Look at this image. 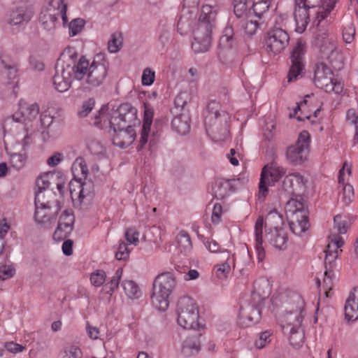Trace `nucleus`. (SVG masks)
<instances>
[{
    "label": "nucleus",
    "mask_w": 358,
    "mask_h": 358,
    "mask_svg": "<svg viewBox=\"0 0 358 358\" xmlns=\"http://www.w3.org/2000/svg\"><path fill=\"white\" fill-rule=\"evenodd\" d=\"M108 122L113 131V145L125 148L134 142L136 138L134 127L139 124L136 108L128 103L121 104L109 113Z\"/></svg>",
    "instance_id": "1"
},
{
    "label": "nucleus",
    "mask_w": 358,
    "mask_h": 358,
    "mask_svg": "<svg viewBox=\"0 0 358 358\" xmlns=\"http://www.w3.org/2000/svg\"><path fill=\"white\" fill-rule=\"evenodd\" d=\"M78 54L73 47L66 48L56 64V72L53 77V85L57 91L64 92L67 91L73 80H80L83 76L85 66L83 62L76 64Z\"/></svg>",
    "instance_id": "2"
},
{
    "label": "nucleus",
    "mask_w": 358,
    "mask_h": 358,
    "mask_svg": "<svg viewBox=\"0 0 358 358\" xmlns=\"http://www.w3.org/2000/svg\"><path fill=\"white\" fill-rule=\"evenodd\" d=\"M217 10L210 5L202 6L198 22L193 28L192 48L195 53L208 51L211 44V34L215 26Z\"/></svg>",
    "instance_id": "3"
},
{
    "label": "nucleus",
    "mask_w": 358,
    "mask_h": 358,
    "mask_svg": "<svg viewBox=\"0 0 358 358\" xmlns=\"http://www.w3.org/2000/svg\"><path fill=\"white\" fill-rule=\"evenodd\" d=\"M302 4L308 7H317L316 11L317 18H320L317 22V29L314 37L315 45L320 51L326 55L333 52L336 49V45L332 36L329 37L328 30L320 26V21L326 18L334 9L337 0H299Z\"/></svg>",
    "instance_id": "4"
},
{
    "label": "nucleus",
    "mask_w": 358,
    "mask_h": 358,
    "mask_svg": "<svg viewBox=\"0 0 358 358\" xmlns=\"http://www.w3.org/2000/svg\"><path fill=\"white\" fill-rule=\"evenodd\" d=\"M229 114L222 109L219 102H208L204 117V125L208 135L215 141L224 140L229 134Z\"/></svg>",
    "instance_id": "5"
},
{
    "label": "nucleus",
    "mask_w": 358,
    "mask_h": 358,
    "mask_svg": "<svg viewBox=\"0 0 358 358\" xmlns=\"http://www.w3.org/2000/svg\"><path fill=\"white\" fill-rule=\"evenodd\" d=\"M303 305L301 296L297 293L292 292L286 296L283 305L285 312L278 317L283 332H292L294 328L301 326Z\"/></svg>",
    "instance_id": "6"
},
{
    "label": "nucleus",
    "mask_w": 358,
    "mask_h": 358,
    "mask_svg": "<svg viewBox=\"0 0 358 358\" xmlns=\"http://www.w3.org/2000/svg\"><path fill=\"white\" fill-rule=\"evenodd\" d=\"M96 58H100V60L94 58L91 64L84 56L76 59V64H80L83 62L85 66L84 75L80 79L83 81V85L85 91L93 90L106 83L108 71V63L101 56H97Z\"/></svg>",
    "instance_id": "7"
},
{
    "label": "nucleus",
    "mask_w": 358,
    "mask_h": 358,
    "mask_svg": "<svg viewBox=\"0 0 358 358\" xmlns=\"http://www.w3.org/2000/svg\"><path fill=\"white\" fill-rule=\"evenodd\" d=\"M176 285V278L170 272L161 273L155 278L151 299L156 308L161 311H165L168 308L170 296Z\"/></svg>",
    "instance_id": "8"
},
{
    "label": "nucleus",
    "mask_w": 358,
    "mask_h": 358,
    "mask_svg": "<svg viewBox=\"0 0 358 358\" xmlns=\"http://www.w3.org/2000/svg\"><path fill=\"white\" fill-rule=\"evenodd\" d=\"M177 322L183 329L200 331L203 326L199 322L198 306L194 300L189 296H182L177 303Z\"/></svg>",
    "instance_id": "9"
},
{
    "label": "nucleus",
    "mask_w": 358,
    "mask_h": 358,
    "mask_svg": "<svg viewBox=\"0 0 358 358\" xmlns=\"http://www.w3.org/2000/svg\"><path fill=\"white\" fill-rule=\"evenodd\" d=\"M67 4L64 0H49L48 4L40 13L39 23L48 31L55 30L61 17L64 25L68 22L66 15Z\"/></svg>",
    "instance_id": "10"
},
{
    "label": "nucleus",
    "mask_w": 358,
    "mask_h": 358,
    "mask_svg": "<svg viewBox=\"0 0 358 358\" xmlns=\"http://www.w3.org/2000/svg\"><path fill=\"white\" fill-rule=\"evenodd\" d=\"M266 227L269 226L266 230V239L274 248L279 250H285L288 246L289 238L285 229L273 226V221L278 224L282 223V218L276 211L269 212L265 217Z\"/></svg>",
    "instance_id": "11"
},
{
    "label": "nucleus",
    "mask_w": 358,
    "mask_h": 358,
    "mask_svg": "<svg viewBox=\"0 0 358 358\" xmlns=\"http://www.w3.org/2000/svg\"><path fill=\"white\" fill-rule=\"evenodd\" d=\"M284 20L283 17H278L275 25L266 34V48L275 55L280 53L289 45V35L285 29Z\"/></svg>",
    "instance_id": "12"
},
{
    "label": "nucleus",
    "mask_w": 358,
    "mask_h": 358,
    "mask_svg": "<svg viewBox=\"0 0 358 358\" xmlns=\"http://www.w3.org/2000/svg\"><path fill=\"white\" fill-rule=\"evenodd\" d=\"M309 134L306 131L300 133L294 145H290L286 150V159L293 165H301L308 157L309 148Z\"/></svg>",
    "instance_id": "13"
},
{
    "label": "nucleus",
    "mask_w": 358,
    "mask_h": 358,
    "mask_svg": "<svg viewBox=\"0 0 358 358\" xmlns=\"http://www.w3.org/2000/svg\"><path fill=\"white\" fill-rule=\"evenodd\" d=\"M43 196L39 194L36 199L34 220L45 228H50L56 220V215L60 209L59 203L52 202L51 206L45 207Z\"/></svg>",
    "instance_id": "14"
},
{
    "label": "nucleus",
    "mask_w": 358,
    "mask_h": 358,
    "mask_svg": "<svg viewBox=\"0 0 358 358\" xmlns=\"http://www.w3.org/2000/svg\"><path fill=\"white\" fill-rule=\"evenodd\" d=\"M305 52V44L301 41H298L290 56L291 66L287 76L288 82L296 80L301 74L304 69Z\"/></svg>",
    "instance_id": "15"
},
{
    "label": "nucleus",
    "mask_w": 358,
    "mask_h": 358,
    "mask_svg": "<svg viewBox=\"0 0 358 358\" xmlns=\"http://www.w3.org/2000/svg\"><path fill=\"white\" fill-rule=\"evenodd\" d=\"M83 178H79L69 182V191L71 198L74 206H80L84 199L92 196L93 184L91 181L86 180L82 181Z\"/></svg>",
    "instance_id": "16"
},
{
    "label": "nucleus",
    "mask_w": 358,
    "mask_h": 358,
    "mask_svg": "<svg viewBox=\"0 0 358 358\" xmlns=\"http://www.w3.org/2000/svg\"><path fill=\"white\" fill-rule=\"evenodd\" d=\"M75 216L71 210H65L60 215L57 227L53 234V238L62 241L71 234L73 230Z\"/></svg>",
    "instance_id": "17"
},
{
    "label": "nucleus",
    "mask_w": 358,
    "mask_h": 358,
    "mask_svg": "<svg viewBox=\"0 0 358 358\" xmlns=\"http://www.w3.org/2000/svg\"><path fill=\"white\" fill-rule=\"evenodd\" d=\"M303 186V178L299 173H294L287 176L282 184V187L279 190L280 198L287 199L294 194L296 188H301Z\"/></svg>",
    "instance_id": "18"
},
{
    "label": "nucleus",
    "mask_w": 358,
    "mask_h": 358,
    "mask_svg": "<svg viewBox=\"0 0 358 358\" xmlns=\"http://www.w3.org/2000/svg\"><path fill=\"white\" fill-rule=\"evenodd\" d=\"M39 113V106L36 103L32 104H22L17 111L13 115V120L16 122L27 124L35 120Z\"/></svg>",
    "instance_id": "19"
},
{
    "label": "nucleus",
    "mask_w": 358,
    "mask_h": 358,
    "mask_svg": "<svg viewBox=\"0 0 358 358\" xmlns=\"http://www.w3.org/2000/svg\"><path fill=\"white\" fill-rule=\"evenodd\" d=\"M329 238L330 239V243L324 251L326 253L324 264L325 269L329 268L330 270H332V264L338 257V249L343 246L344 241L340 236L335 234H331Z\"/></svg>",
    "instance_id": "20"
},
{
    "label": "nucleus",
    "mask_w": 358,
    "mask_h": 358,
    "mask_svg": "<svg viewBox=\"0 0 358 358\" xmlns=\"http://www.w3.org/2000/svg\"><path fill=\"white\" fill-rule=\"evenodd\" d=\"M317 7H308L302 4L299 0H296L294 17L296 22V31L303 33L309 23V9Z\"/></svg>",
    "instance_id": "21"
},
{
    "label": "nucleus",
    "mask_w": 358,
    "mask_h": 358,
    "mask_svg": "<svg viewBox=\"0 0 358 358\" xmlns=\"http://www.w3.org/2000/svg\"><path fill=\"white\" fill-rule=\"evenodd\" d=\"M154 115L153 108L148 103H144L143 122L138 150H141L148 141L150 127Z\"/></svg>",
    "instance_id": "22"
},
{
    "label": "nucleus",
    "mask_w": 358,
    "mask_h": 358,
    "mask_svg": "<svg viewBox=\"0 0 358 358\" xmlns=\"http://www.w3.org/2000/svg\"><path fill=\"white\" fill-rule=\"evenodd\" d=\"M332 76V71L324 63L318 64L315 70V85L319 88L325 90L328 85L333 82Z\"/></svg>",
    "instance_id": "23"
},
{
    "label": "nucleus",
    "mask_w": 358,
    "mask_h": 358,
    "mask_svg": "<svg viewBox=\"0 0 358 358\" xmlns=\"http://www.w3.org/2000/svg\"><path fill=\"white\" fill-rule=\"evenodd\" d=\"M345 317L348 321L358 319V288L350 292L345 305Z\"/></svg>",
    "instance_id": "24"
},
{
    "label": "nucleus",
    "mask_w": 358,
    "mask_h": 358,
    "mask_svg": "<svg viewBox=\"0 0 358 358\" xmlns=\"http://www.w3.org/2000/svg\"><path fill=\"white\" fill-rule=\"evenodd\" d=\"M202 334L198 331H194L193 334L187 336L184 341L182 347V351L186 356H191L197 353L201 349V338Z\"/></svg>",
    "instance_id": "25"
},
{
    "label": "nucleus",
    "mask_w": 358,
    "mask_h": 358,
    "mask_svg": "<svg viewBox=\"0 0 358 358\" xmlns=\"http://www.w3.org/2000/svg\"><path fill=\"white\" fill-rule=\"evenodd\" d=\"M32 16L30 9L20 7L10 13L8 22L11 25H22L29 22Z\"/></svg>",
    "instance_id": "26"
},
{
    "label": "nucleus",
    "mask_w": 358,
    "mask_h": 358,
    "mask_svg": "<svg viewBox=\"0 0 358 358\" xmlns=\"http://www.w3.org/2000/svg\"><path fill=\"white\" fill-rule=\"evenodd\" d=\"M286 212L289 217L304 218L308 216V210L304 203L298 199H290L287 201Z\"/></svg>",
    "instance_id": "27"
},
{
    "label": "nucleus",
    "mask_w": 358,
    "mask_h": 358,
    "mask_svg": "<svg viewBox=\"0 0 358 358\" xmlns=\"http://www.w3.org/2000/svg\"><path fill=\"white\" fill-rule=\"evenodd\" d=\"M54 117L47 112H43L40 116V122L41 129V135L44 141H48L51 138H54L57 136V133L52 128Z\"/></svg>",
    "instance_id": "28"
},
{
    "label": "nucleus",
    "mask_w": 358,
    "mask_h": 358,
    "mask_svg": "<svg viewBox=\"0 0 358 358\" xmlns=\"http://www.w3.org/2000/svg\"><path fill=\"white\" fill-rule=\"evenodd\" d=\"M238 44L237 37L231 24H227L220 38L219 47L220 49H231Z\"/></svg>",
    "instance_id": "29"
},
{
    "label": "nucleus",
    "mask_w": 358,
    "mask_h": 358,
    "mask_svg": "<svg viewBox=\"0 0 358 358\" xmlns=\"http://www.w3.org/2000/svg\"><path fill=\"white\" fill-rule=\"evenodd\" d=\"M263 227H264V218L259 217L256 221L255 225V249L257 253L258 259L259 262L263 261L265 257L264 248L262 246L263 244Z\"/></svg>",
    "instance_id": "30"
},
{
    "label": "nucleus",
    "mask_w": 358,
    "mask_h": 358,
    "mask_svg": "<svg viewBox=\"0 0 358 358\" xmlns=\"http://www.w3.org/2000/svg\"><path fill=\"white\" fill-rule=\"evenodd\" d=\"M237 180H239V178ZM232 181H236V180H224L222 178L216 180L212 185V194L213 196L217 199H224L232 187Z\"/></svg>",
    "instance_id": "31"
},
{
    "label": "nucleus",
    "mask_w": 358,
    "mask_h": 358,
    "mask_svg": "<svg viewBox=\"0 0 358 358\" xmlns=\"http://www.w3.org/2000/svg\"><path fill=\"white\" fill-rule=\"evenodd\" d=\"M262 308L255 306L241 308V315L246 326H251L258 323L261 320Z\"/></svg>",
    "instance_id": "32"
},
{
    "label": "nucleus",
    "mask_w": 358,
    "mask_h": 358,
    "mask_svg": "<svg viewBox=\"0 0 358 358\" xmlns=\"http://www.w3.org/2000/svg\"><path fill=\"white\" fill-rule=\"evenodd\" d=\"M252 0H234V13L237 18H245L252 15Z\"/></svg>",
    "instance_id": "33"
},
{
    "label": "nucleus",
    "mask_w": 358,
    "mask_h": 358,
    "mask_svg": "<svg viewBox=\"0 0 358 358\" xmlns=\"http://www.w3.org/2000/svg\"><path fill=\"white\" fill-rule=\"evenodd\" d=\"M290 230L296 235L301 236L308 229L310 224L308 223V216L301 218L300 217H289Z\"/></svg>",
    "instance_id": "34"
},
{
    "label": "nucleus",
    "mask_w": 358,
    "mask_h": 358,
    "mask_svg": "<svg viewBox=\"0 0 358 358\" xmlns=\"http://www.w3.org/2000/svg\"><path fill=\"white\" fill-rule=\"evenodd\" d=\"M255 15H248L241 20V27L248 36L254 35L259 26L258 20Z\"/></svg>",
    "instance_id": "35"
},
{
    "label": "nucleus",
    "mask_w": 358,
    "mask_h": 358,
    "mask_svg": "<svg viewBox=\"0 0 358 358\" xmlns=\"http://www.w3.org/2000/svg\"><path fill=\"white\" fill-rule=\"evenodd\" d=\"M71 171L75 180L80 174L81 175L80 178H83V180H86L89 173L86 162L82 157H78L75 160L72 165Z\"/></svg>",
    "instance_id": "36"
},
{
    "label": "nucleus",
    "mask_w": 358,
    "mask_h": 358,
    "mask_svg": "<svg viewBox=\"0 0 358 358\" xmlns=\"http://www.w3.org/2000/svg\"><path fill=\"white\" fill-rule=\"evenodd\" d=\"M172 128L179 134L185 135L187 134L190 129V126L187 120L182 116H176L171 121Z\"/></svg>",
    "instance_id": "37"
},
{
    "label": "nucleus",
    "mask_w": 358,
    "mask_h": 358,
    "mask_svg": "<svg viewBox=\"0 0 358 358\" xmlns=\"http://www.w3.org/2000/svg\"><path fill=\"white\" fill-rule=\"evenodd\" d=\"M178 248L185 255L191 250L192 245L189 234L185 231H180L177 236Z\"/></svg>",
    "instance_id": "38"
},
{
    "label": "nucleus",
    "mask_w": 358,
    "mask_h": 358,
    "mask_svg": "<svg viewBox=\"0 0 358 358\" xmlns=\"http://www.w3.org/2000/svg\"><path fill=\"white\" fill-rule=\"evenodd\" d=\"M284 334L289 336L290 344L295 348L299 347L304 339V331L301 326L299 328H294L292 332H283Z\"/></svg>",
    "instance_id": "39"
},
{
    "label": "nucleus",
    "mask_w": 358,
    "mask_h": 358,
    "mask_svg": "<svg viewBox=\"0 0 358 358\" xmlns=\"http://www.w3.org/2000/svg\"><path fill=\"white\" fill-rule=\"evenodd\" d=\"M269 6V0H252V15H255L260 19L262 15L268 10Z\"/></svg>",
    "instance_id": "40"
},
{
    "label": "nucleus",
    "mask_w": 358,
    "mask_h": 358,
    "mask_svg": "<svg viewBox=\"0 0 358 358\" xmlns=\"http://www.w3.org/2000/svg\"><path fill=\"white\" fill-rule=\"evenodd\" d=\"M122 287L126 294L131 299H138L141 296V290L137 284L133 280H124Z\"/></svg>",
    "instance_id": "41"
},
{
    "label": "nucleus",
    "mask_w": 358,
    "mask_h": 358,
    "mask_svg": "<svg viewBox=\"0 0 358 358\" xmlns=\"http://www.w3.org/2000/svg\"><path fill=\"white\" fill-rule=\"evenodd\" d=\"M55 173H45L41 175L36 180L38 191H48L50 185L55 178Z\"/></svg>",
    "instance_id": "42"
},
{
    "label": "nucleus",
    "mask_w": 358,
    "mask_h": 358,
    "mask_svg": "<svg viewBox=\"0 0 358 358\" xmlns=\"http://www.w3.org/2000/svg\"><path fill=\"white\" fill-rule=\"evenodd\" d=\"M1 64L9 81L13 80L18 77V66L15 62L13 61L6 62L2 59Z\"/></svg>",
    "instance_id": "43"
},
{
    "label": "nucleus",
    "mask_w": 358,
    "mask_h": 358,
    "mask_svg": "<svg viewBox=\"0 0 358 358\" xmlns=\"http://www.w3.org/2000/svg\"><path fill=\"white\" fill-rule=\"evenodd\" d=\"M27 155L25 150L19 153H13L10 157V162L13 167L17 170L23 168L27 162Z\"/></svg>",
    "instance_id": "44"
},
{
    "label": "nucleus",
    "mask_w": 358,
    "mask_h": 358,
    "mask_svg": "<svg viewBox=\"0 0 358 358\" xmlns=\"http://www.w3.org/2000/svg\"><path fill=\"white\" fill-rule=\"evenodd\" d=\"M229 49H220L218 57L222 63L230 66H236L234 61L235 53L233 51H228Z\"/></svg>",
    "instance_id": "45"
},
{
    "label": "nucleus",
    "mask_w": 358,
    "mask_h": 358,
    "mask_svg": "<svg viewBox=\"0 0 358 358\" xmlns=\"http://www.w3.org/2000/svg\"><path fill=\"white\" fill-rule=\"evenodd\" d=\"M85 24V20L81 18H76L71 20L69 24V36L73 37L80 34L83 29Z\"/></svg>",
    "instance_id": "46"
},
{
    "label": "nucleus",
    "mask_w": 358,
    "mask_h": 358,
    "mask_svg": "<svg viewBox=\"0 0 358 358\" xmlns=\"http://www.w3.org/2000/svg\"><path fill=\"white\" fill-rule=\"evenodd\" d=\"M264 167L261 174L260 182L259 184V200L264 201L266 195L268 192V185L269 184V178L268 176L265 174Z\"/></svg>",
    "instance_id": "47"
},
{
    "label": "nucleus",
    "mask_w": 358,
    "mask_h": 358,
    "mask_svg": "<svg viewBox=\"0 0 358 358\" xmlns=\"http://www.w3.org/2000/svg\"><path fill=\"white\" fill-rule=\"evenodd\" d=\"M39 194H41L43 196L44 203H48L47 204H45V207L51 206L52 202L59 203L56 199L55 193L52 192V190L36 191L34 200L35 206H36V199L38 198V196Z\"/></svg>",
    "instance_id": "48"
},
{
    "label": "nucleus",
    "mask_w": 358,
    "mask_h": 358,
    "mask_svg": "<svg viewBox=\"0 0 358 358\" xmlns=\"http://www.w3.org/2000/svg\"><path fill=\"white\" fill-rule=\"evenodd\" d=\"M334 229L336 231L335 235L344 234L348 231L347 221L342 219L341 215L334 217Z\"/></svg>",
    "instance_id": "49"
},
{
    "label": "nucleus",
    "mask_w": 358,
    "mask_h": 358,
    "mask_svg": "<svg viewBox=\"0 0 358 358\" xmlns=\"http://www.w3.org/2000/svg\"><path fill=\"white\" fill-rule=\"evenodd\" d=\"M172 41V34L170 29L164 28L161 30L158 42L161 47L162 50H164L165 48H166Z\"/></svg>",
    "instance_id": "50"
},
{
    "label": "nucleus",
    "mask_w": 358,
    "mask_h": 358,
    "mask_svg": "<svg viewBox=\"0 0 358 358\" xmlns=\"http://www.w3.org/2000/svg\"><path fill=\"white\" fill-rule=\"evenodd\" d=\"M61 358H82V352L76 346L71 345L65 348L60 352Z\"/></svg>",
    "instance_id": "51"
},
{
    "label": "nucleus",
    "mask_w": 358,
    "mask_h": 358,
    "mask_svg": "<svg viewBox=\"0 0 358 358\" xmlns=\"http://www.w3.org/2000/svg\"><path fill=\"white\" fill-rule=\"evenodd\" d=\"M324 275L323 288L326 296L328 297L329 292L331 289V287L333 285V278L334 274L332 270H330V268H327V269H325Z\"/></svg>",
    "instance_id": "52"
},
{
    "label": "nucleus",
    "mask_w": 358,
    "mask_h": 358,
    "mask_svg": "<svg viewBox=\"0 0 358 358\" xmlns=\"http://www.w3.org/2000/svg\"><path fill=\"white\" fill-rule=\"evenodd\" d=\"M355 34V25L352 22L348 21L345 24V25L343 28V38L345 42L347 43H351L354 39Z\"/></svg>",
    "instance_id": "53"
},
{
    "label": "nucleus",
    "mask_w": 358,
    "mask_h": 358,
    "mask_svg": "<svg viewBox=\"0 0 358 358\" xmlns=\"http://www.w3.org/2000/svg\"><path fill=\"white\" fill-rule=\"evenodd\" d=\"M130 250L127 247V244L124 241H120L117 251L115 252V258L117 260L125 261L129 257Z\"/></svg>",
    "instance_id": "54"
},
{
    "label": "nucleus",
    "mask_w": 358,
    "mask_h": 358,
    "mask_svg": "<svg viewBox=\"0 0 358 358\" xmlns=\"http://www.w3.org/2000/svg\"><path fill=\"white\" fill-rule=\"evenodd\" d=\"M95 104V101L93 99H89L86 101H84L81 108L78 111V115L79 117H85L92 111Z\"/></svg>",
    "instance_id": "55"
},
{
    "label": "nucleus",
    "mask_w": 358,
    "mask_h": 358,
    "mask_svg": "<svg viewBox=\"0 0 358 358\" xmlns=\"http://www.w3.org/2000/svg\"><path fill=\"white\" fill-rule=\"evenodd\" d=\"M271 333L268 331H265L259 334V338L255 341V345L258 349L264 348L267 344L271 342Z\"/></svg>",
    "instance_id": "56"
},
{
    "label": "nucleus",
    "mask_w": 358,
    "mask_h": 358,
    "mask_svg": "<svg viewBox=\"0 0 358 358\" xmlns=\"http://www.w3.org/2000/svg\"><path fill=\"white\" fill-rule=\"evenodd\" d=\"M266 296L260 294L256 290L253 291L250 296V303L247 306H255L262 308L264 300Z\"/></svg>",
    "instance_id": "57"
},
{
    "label": "nucleus",
    "mask_w": 358,
    "mask_h": 358,
    "mask_svg": "<svg viewBox=\"0 0 358 358\" xmlns=\"http://www.w3.org/2000/svg\"><path fill=\"white\" fill-rule=\"evenodd\" d=\"M354 196L353 187L350 184H346L343 188V192L341 195V199L345 204H348L351 202Z\"/></svg>",
    "instance_id": "58"
},
{
    "label": "nucleus",
    "mask_w": 358,
    "mask_h": 358,
    "mask_svg": "<svg viewBox=\"0 0 358 358\" xmlns=\"http://www.w3.org/2000/svg\"><path fill=\"white\" fill-rule=\"evenodd\" d=\"M106 273L102 270H97L92 273L90 281L94 286L99 287L105 282Z\"/></svg>",
    "instance_id": "59"
},
{
    "label": "nucleus",
    "mask_w": 358,
    "mask_h": 358,
    "mask_svg": "<svg viewBox=\"0 0 358 358\" xmlns=\"http://www.w3.org/2000/svg\"><path fill=\"white\" fill-rule=\"evenodd\" d=\"M155 73L150 68L144 69L141 78L142 84L143 85H151L155 80Z\"/></svg>",
    "instance_id": "60"
},
{
    "label": "nucleus",
    "mask_w": 358,
    "mask_h": 358,
    "mask_svg": "<svg viewBox=\"0 0 358 358\" xmlns=\"http://www.w3.org/2000/svg\"><path fill=\"white\" fill-rule=\"evenodd\" d=\"M138 236L139 233L134 228L127 229L124 234L127 241L134 245H137L139 243Z\"/></svg>",
    "instance_id": "61"
},
{
    "label": "nucleus",
    "mask_w": 358,
    "mask_h": 358,
    "mask_svg": "<svg viewBox=\"0 0 358 358\" xmlns=\"http://www.w3.org/2000/svg\"><path fill=\"white\" fill-rule=\"evenodd\" d=\"M230 270L231 267L228 263H222L217 266L216 275L220 279H224L227 277Z\"/></svg>",
    "instance_id": "62"
},
{
    "label": "nucleus",
    "mask_w": 358,
    "mask_h": 358,
    "mask_svg": "<svg viewBox=\"0 0 358 358\" xmlns=\"http://www.w3.org/2000/svg\"><path fill=\"white\" fill-rule=\"evenodd\" d=\"M123 270L122 268H119L115 273L112 279L109 282V289L110 291L113 292L115 289L118 287L120 280L121 279L122 275Z\"/></svg>",
    "instance_id": "63"
},
{
    "label": "nucleus",
    "mask_w": 358,
    "mask_h": 358,
    "mask_svg": "<svg viewBox=\"0 0 358 358\" xmlns=\"http://www.w3.org/2000/svg\"><path fill=\"white\" fill-rule=\"evenodd\" d=\"M286 173V169L282 166H273L270 169V176L275 181H278Z\"/></svg>",
    "instance_id": "64"
}]
</instances>
